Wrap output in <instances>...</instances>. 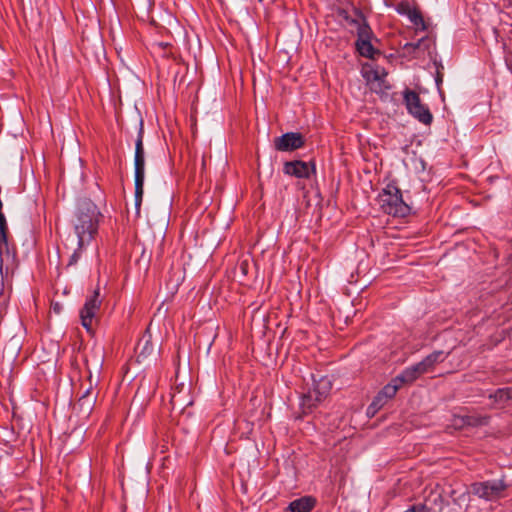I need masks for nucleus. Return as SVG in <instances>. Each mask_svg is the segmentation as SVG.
<instances>
[{
	"mask_svg": "<svg viewBox=\"0 0 512 512\" xmlns=\"http://www.w3.org/2000/svg\"><path fill=\"white\" fill-rule=\"evenodd\" d=\"M102 214L97 205L90 199L78 202L75 213L74 232L77 245L86 247L91 243L98 232L99 221Z\"/></svg>",
	"mask_w": 512,
	"mask_h": 512,
	"instance_id": "obj_1",
	"label": "nucleus"
},
{
	"mask_svg": "<svg viewBox=\"0 0 512 512\" xmlns=\"http://www.w3.org/2000/svg\"><path fill=\"white\" fill-rule=\"evenodd\" d=\"M354 13L355 18L349 19L348 17H346V19L349 21V24L356 27V50L362 57L368 59H375V57L379 56L381 53L378 49L374 48V46L371 43L374 33L371 27L369 26L363 12L360 9H355Z\"/></svg>",
	"mask_w": 512,
	"mask_h": 512,
	"instance_id": "obj_2",
	"label": "nucleus"
},
{
	"mask_svg": "<svg viewBox=\"0 0 512 512\" xmlns=\"http://www.w3.org/2000/svg\"><path fill=\"white\" fill-rule=\"evenodd\" d=\"M382 211L394 217H406L410 214V207L402 198V193L395 182H390L379 194Z\"/></svg>",
	"mask_w": 512,
	"mask_h": 512,
	"instance_id": "obj_3",
	"label": "nucleus"
},
{
	"mask_svg": "<svg viewBox=\"0 0 512 512\" xmlns=\"http://www.w3.org/2000/svg\"><path fill=\"white\" fill-rule=\"evenodd\" d=\"M143 121H140L137 139L135 142V207L139 211L143 194H144V179H145V151L143 146Z\"/></svg>",
	"mask_w": 512,
	"mask_h": 512,
	"instance_id": "obj_4",
	"label": "nucleus"
},
{
	"mask_svg": "<svg viewBox=\"0 0 512 512\" xmlns=\"http://www.w3.org/2000/svg\"><path fill=\"white\" fill-rule=\"evenodd\" d=\"M8 234V227L0 228V272L6 276L18 266L16 248L9 242Z\"/></svg>",
	"mask_w": 512,
	"mask_h": 512,
	"instance_id": "obj_5",
	"label": "nucleus"
},
{
	"mask_svg": "<svg viewBox=\"0 0 512 512\" xmlns=\"http://www.w3.org/2000/svg\"><path fill=\"white\" fill-rule=\"evenodd\" d=\"M404 104L407 111L419 122L424 125H430L433 121V115L429 108L421 102L420 96L417 92L406 89L403 92Z\"/></svg>",
	"mask_w": 512,
	"mask_h": 512,
	"instance_id": "obj_6",
	"label": "nucleus"
},
{
	"mask_svg": "<svg viewBox=\"0 0 512 512\" xmlns=\"http://www.w3.org/2000/svg\"><path fill=\"white\" fill-rule=\"evenodd\" d=\"M508 485L502 480L476 482L471 485V492L485 500L493 501L503 497Z\"/></svg>",
	"mask_w": 512,
	"mask_h": 512,
	"instance_id": "obj_7",
	"label": "nucleus"
},
{
	"mask_svg": "<svg viewBox=\"0 0 512 512\" xmlns=\"http://www.w3.org/2000/svg\"><path fill=\"white\" fill-rule=\"evenodd\" d=\"M103 299L99 287H96L93 292L87 296L84 306L80 311L82 326L86 328L87 331L92 329L93 320L100 310Z\"/></svg>",
	"mask_w": 512,
	"mask_h": 512,
	"instance_id": "obj_8",
	"label": "nucleus"
},
{
	"mask_svg": "<svg viewBox=\"0 0 512 512\" xmlns=\"http://www.w3.org/2000/svg\"><path fill=\"white\" fill-rule=\"evenodd\" d=\"M283 172L299 179H309L312 174H316V165L313 160L309 162L301 160L287 161L283 165Z\"/></svg>",
	"mask_w": 512,
	"mask_h": 512,
	"instance_id": "obj_9",
	"label": "nucleus"
},
{
	"mask_svg": "<svg viewBox=\"0 0 512 512\" xmlns=\"http://www.w3.org/2000/svg\"><path fill=\"white\" fill-rule=\"evenodd\" d=\"M305 145L304 136L299 132H287L274 139V148L277 151H295Z\"/></svg>",
	"mask_w": 512,
	"mask_h": 512,
	"instance_id": "obj_10",
	"label": "nucleus"
},
{
	"mask_svg": "<svg viewBox=\"0 0 512 512\" xmlns=\"http://www.w3.org/2000/svg\"><path fill=\"white\" fill-rule=\"evenodd\" d=\"M401 387L402 385L400 383H395L393 378L374 397V405L372 407L382 408L390 399L396 395L397 391Z\"/></svg>",
	"mask_w": 512,
	"mask_h": 512,
	"instance_id": "obj_11",
	"label": "nucleus"
},
{
	"mask_svg": "<svg viewBox=\"0 0 512 512\" xmlns=\"http://www.w3.org/2000/svg\"><path fill=\"white\" fill-rule=\"evenodd\" d=\"M135 351L138 362L147 359L154 353L155 345L152 342V335L148 331H146L139 339Z\"/></svg>",
	"mask_w": 512,
	"mask_h": 512,
	"instance_id": "obj_12",
	"label": "nucleus"
},
{
	"mask_svg": "<svg viewBox=\"0 0 512 512\" xmlns=\"http://www.w3.org/2000/svg\"><path fill=\"white\" fill-rule=\"evenodd\" d=\"M425 373L426 372L424 371L423 367L418 362L405 368L398 376L394 378V382L400 383L401 385L411 384Z\"/></svg>",
	"mask_w": 512,
	"mask_h": 512,
	"instance_id": "obj_13",
	"label": "nucleus"
},
{
	"mask_svg": "<svg viewBox=\"0 0 512 512\" xmlns=\"http://www.w3.org/2000/svg\"><path fill=\"white\" fill-rule=\"evenodd\" d=\"M317 504L313 496H302L289 503L284 512H310Z\"/></svg>",
	"mask_w": 512,
	"mask_h": 512,
	"instance_id": "obj_14",
	"label": "nucleus"
},
{
	"mask_svg": "<svg viewBox=\"0 0 512 512\" xmlns=\"http://www.w3.org/2000/svg\"><path fill=\"white\" fill-rule=\"evenodd\" d=\"M449 354L450 352L445 353L442 350L433 351L419 363L423 367L424 371L428 373L433 370L436 364L443 362Z\"/></svg>",
	"mask_w": 512,
	"mask_h": 512,
	"instance_id": "obj_15",
	"label": "nucleus"
},
{
	"mask_svg": "<svg viewBox=\"0 0 512 512\" xmlns=\"http://www.w3.org/2000/svg\"><path fill=\"white\" fill-rule=\"evenodd\" d=\"M332 388V384L330 380L326 377L320 379L318 383H316L313 392H309L307 399H311L313 397V393L315 394V402H321L329 393Z\"/></svg>",
	"mask_w": 512,
	"mask_h": 512,
	"instance_id": "obj_16",
	"label": "nucleus"
},
{
	"mask_svg": "<svg viewBox=\"0 0 512 512\" xmlns=\"http://www.w3.org/2000/svg\"><path fill=\"white\" fill-rule=\"evenodd\" d=\"M488 423V417L476 416V415H465L455 419V425L459 427L470 426L478 427Z\"/></svg>",
	"mask_w": 512,
	"mask_h": 512,
	"instance_id": "obj_17",
	"label": "nucleus"
},
{
	"mask_svg": "<svg viewBox=\"0 0 512 512\" xmlns=\"http://www.w3.org/2000/svg\"><path fill=\"white\" fill-rule=\"evenodd\" d=\"M98 380L95 379L94 383H90L89 387L84 391L82 396L79 398V403L81 406L87 404L88 406L92 405L96 400V395H93V388L97 386Z\"/></svg>",
	"mask_w": 512,
	"mask_h": 512,
	"instance_id": "obj_18",
	"label": "nucleus"
},
{
	"mask_svg": "<svg viewBox=\"0 0 512 512\" xmlns=\"http://www.w3.org/2000/svg\"><path fill=\"white\" fill-rule=\"evenodd\" d=\"M489 398L493 399L496 403H506L509 400L512 401L509 387L497 389L494 393L489 395Z\"/></svg>",
	"mask_w": 512,
	"mask_h": 512,
	"instance_id": "obj_19",
	"label": "nucleus"
},
{
	"mask_svg": "<svg viewBox=\"0 0 512 512\" xmlns=\"http://www.w3.org/2000/svg\"><path fill=\"white\" fill-rule=\"evenodd\" d=\"M502 12L512 18V0H500Z\"/></svg>",
	"mask_w": 512,
	"mask_h": 512,
	"instance_id": "obj_20",
	"label": "nucleus"
},
{
	"mask_svg": "<svg viewBox=\"0 0 512 512\" xmlns=\"http://www.w3.org/2000/svg\"><path fill=\"white\" fill-rule=\"evenodd\" d=\"M85 247H79L77 245V249L74 250L73 254L70 256V259L68 261V265L67 266H72V265H75L78 260L80 259L81 257V253H82V250L84 249Z\"/></svg>",
	"mask_w": 512,
	"mask_h": 512,
	"instance_id": "obj_21",
	"label": "nucleus"
},
{
	"mask_svg": "<svg viewBox=\"0 0 512 512\" xmlns=\"http://www.w3.org/2000/svg\"><path fill=\"white\" fill-rule=\"evenodd\" d=\"M404 512H430V508H428L424 504H415V505H412L410 508H408Z\"/></svg>",
	"mask_w": 512,
	"mask_h": 512,
	"instance_id": "obj_22",
	"label": "nucleus"
},
{
	"mask_svg": "<svg viewBox=\"0 0 512 512\" xmlns=\"http://www.w3.org/2000/svg\"><path fill=\"white\" fill-rule=\"evenodd\" d=\"M410 20L415 24V25H423L424 26V20H423V17L422 15L417 12V11H413L411 14H410Z\"/></svg>",
	"mask_w": 512,
	"mask_h": 512,
	"instance_id": "obj_23",
	"label": "nucleus"
},
{
	"mask_svg": "<svg viewBox=\"0 0 512 512\" xmlns=\"http://www.w3.org/2000/svg\"><path fill=\"white\" fill-rule=\"evenodd\" d=\"M248 268H249V263L247 260H242L239 264H238V269L239 271L241 272V274L243 276H246L248 274Z\"/></svg>",
	"mask_w": 512,
	"mask_h": 512,
	"instance_id": "obj_24",
	"label": "nucleus"
},
{
	"mask_svg": "<svg viewBox=\"0 0 512 512\" xmlns=\"http://www.w3.org/2000/svg\"><path fill=\"white\" fill-rule=\"evenodd\" d=\"M3 203L0 199V228L8 227L5 215L2 212Z\"/></svg>",
	"mask_w": 512,
	"mask_h": 512,
	"instance_id": "obj_25",
	"label": "nucleus"
},
{
	"mask_svg": "<svg viewBox=\"0 0 512 512\" xmlns=\"http://www.w3.org/2000/svg\"><path fill=\"white\" fill-rule=\"evenodd\" d=\"M385 76H386V72H385V70H384V69H381V70L376 69V70L374 71V79H375V80H381V81H382V80H383V77H385Z\"/></svg>",
	"mask_w": 512,
	"mask_h": 512,
	"instance_id": "obj_26",
	"label": "nucleus"
},
{
	"mask_svg": "<svg viewBox=\"0 0 512 512\" xmlns=\"http://www.w3.org/2000/svg\"><path fill=\"white\" fill-rule=\"evenodd\" d=\"M435 81H436V84L438 86V88L440 87V85L442 84L443 82V73L439 70V68L437 69V73H436V77H435Z\"/></svg>",
	"mask_w": 512,
	"mask_h": 512,
	"instance_id": "obj_27",
	"label": "nucleus"
},
{
	"mask_svg": "<svg viewBox=\"0 0 512 512\" xmlns=\"http://www.w3.org/2000/svg\"><path fill=\"white\" fill-rule=\"evenodd\" d=\"M373 405H374V400L372 401V403L367 408V414L368 415H372L373 416L378 410L381 409V408L372 407Z\"/></svg>",
	"mask_w": 512,
	"mask_h": 512,
	"instance_id": "obj_28",
	"label": "nucleus"
},
{
	"mask_svg": "<svg viewBox=\"0 0 512 512\" xmlns=\"http://www.w3.org/2000/svg\"><path fill=\"white\" fill-rule=\"evenodd\" d=\"M178 402V399H177V396L176 395H173L172 398H171V403L173 406H175V404Z\"/></svg>",
	"mask_w": 512,
	"mask_h": 512,
	"instance_id": "obj_29",
	"label": "nucleus"
},
{
	"mask_svg": "<svg viewBox=\"0 0 512 512\" xmlns=\"http://www.w3.org/2000/svg\"><path fill=\"white\" fill-rule=\"evenodd\" d=\"M88 381H89V384L92 382L94 383L95 380H93V376L91 374V372H89V375H88Z\"/></svg>",
	"mask_w": 512,
	"mask_h": 512,
	"instance_id": "obj_30",
	"label": "nucleus"
},
{
	"mask_svg": "<svg viewBox=\"0 0 512 512\" xmlns=\"http://www.w3.org/2000/svg\"><path fill=\"white\" fill-rule=\"evenodd\" d=\"M54 310H55L56 312H59V311H60V307H59V304H58V303H56V304L54 305Z\"/></svg>",
	"mask_w": 512,
	"mask_h": 512,
	"instance_id": "obj_31",
	"label": "nucleus"
}]
</instances>
